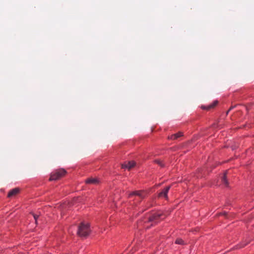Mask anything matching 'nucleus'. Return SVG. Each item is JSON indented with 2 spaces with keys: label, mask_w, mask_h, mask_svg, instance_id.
<instances>
[{
  "label": "nucleus",
  "mask_w": 254,
  "mask_h": 254,
  "mask_svg": "<svg viewBox=\"0 0 254 254\" xmlns=\"http://www.w3.org/2000/svg\"><path fill=\"white\" fill-rule=\"evenodd\" d=\"M90 232L88 224L81 223L78 227L77 234L80 237H86Z\"/></svg>",
  "instance_id": "1"
},
{
  "label": "nucleus",
  "mask_w": 254,
  "mask_h": 254,
  "mask_svg": "<svg viewBox=\"0 0 254 254\" xmlns=\"http://www.w3.org/2000/svg\"><path fill=\"white\" fill-rule=\"evenodd\" d=\"M182 135H183V133L181 132H179L178 133L172 134L170 137H169V138L171 139H177L178 138L182 136Z\"/></svg>",
  "instance_id": "11"
},
{
  "label": "nucleus",
  "mask_w": 254,
  "mask_h": 254,
  "mask_svg": "<svg viewBox=\"0 0 254 254\" xmlns=\"http://www.w3.org/2000/svg\"><path fill=\"white\" fill-rule=\"evenodd\" d=\"M170 189V186H168L164 189L161 192H160L159 194V197H164L166 198H168L167 193Z\"/></svg>",
  "instance_id": "4"
},
{
  "label": "nucleus",
  "mask_w": 254,
  "mask_h": 254,
  "mask_svg": "<svg viewBox=\"0 0 254 254\" xmlns=\"http://www.w3.org/2000/svg\"><path fill=\"white\" fill-rule=\"evenodd\" d=\"M155 162L159 165L161 167H164L165 166L164 164L163 163L162 161L160 160H156Z\"/></svg>",
  "instance_id": "13"
},
{
  "label": "nucleus",
  "mask_w": 254,
  "mask_h": 254,
  "mask_svg": "<svg viewBox=\"0 0 254 254\" xmlns=\"http://www.w3.org/2000/svg\"><path fill=\"white\" fill-rule=\"evenodd\" d=\"M175 243L177 244H179V245H184L185 244L184 241L182 239H180V238L176 239V240L175 241Z\"/></svg>",
  "instance_id": "12"
},
{
  "label": "nucleus",
  "mask_w": 254,
  "mask_h": 254,
  "mask_svg": "<svg viewBox=\"0 0 254 254\" xmlns=\"http://www.w3.org/2000/svg\"><path fill=\"white\" fill-rule=\"evenodd\" d=\"M222 215H223L224 216H225V217H227V213L224 212V213H222Z\"/></svg>",
  "instance_id": "16"
},
{
  "label": "nucleus",
  "mask_w": 254,
  "mask_h": 254,
  "mask_svg": "<svg viewBox=\"0 0 254 254\" xmlns=\"http://www.w3.org/2000/svg\"><path fill=\"white\" fill-rule=\"evenodd\" d=\"M218 101H214L212 104L207 106H202L201 108L203 109L209 110L211 109L214 108L218 104Z\"/></svg>",
  "instance_id": "8"
},
{
  "label": "nucleus",
  "mask_w": 254,
  "mask_h": 254,
  "mask_svg": "<svg viewBox=\"0 0 254 254\" xmlns=\"http://www.w3.org/2000/svg\"><path fill=\"white\" fill-rule=\"evenodd\" d=\"M85 182L89 184H97L99 181L96 178H88L86 180Z\"/></svg>",
  "instance_id": "10"
},
{
  "label": "nucleus",
  "mask_w": 254,
  "mask_h": 254,
  "mask_svg": "<svg viewBox=\"0 0 254 254\" xmlns=\"http://www.w3.org/2000/svg\"><path fill=\"white\" fill-rule=\"evenodd\" d=\"M19 190L18 188H14L10 190L7 195L8 197H11L16 195L19 192Z\"/></svg>",
  "instance_id": "7"
},
{
  "label": "nucleus",
  "mask_w": 254,
  "mask_h": 254,
  "mask_svg": "<svg viewBox=\"0 0 254 254\" xmlns=\"http://www.w3.org/2000/svg\"><path fill=\"white\" fill-rule=\"evenodd\" d=\"M66 173V171L63 169L57 170L51 174L49 180L55 181L59 180L61 177L64 176Z\"/></svg>",
  "instance_id": "2"
},
{
  "label": "nucleus",
  "mask_w": 254,
  "mask_h": 254,
  "mask_svg": "<svg viewBox=\"0 0 254 254\" xmlns=\"http://www.w3.org/2000/svg\"><path fill=\"white\" fill-rule=\"evenodd\" d=\"M247 244H248V243L240 244L239 245L236 246L235 249H240V248H243L245 246H246L247 245Z\"/></svg>",
  "instance_id": "14"
},
{
  "label": "nucleus",
  "mask_w": 254,
  "mask_h": 254,
  "mask_svg": "<svg viewBox=\"0 0 254 254\" xmlns=\"http://www.w3.org/2000/svg\"><path fill=\"white\" fill-rule=\"evenodd\" d=\"M145 195V193L144 191L142 190L139 191H135L132 192L130 194L129 196H131L132 195H137L140 197L141 198H143Z\"/></svg>",
  "instance_id": "5"
},
{
  "label": "nucleus",
  "mask_w": 254,
  "mask_h": 254,
  "mask_svg": "<svg viewBox=\"0 0 254 254\" xmlns=\"http://www.w3.org/2000/svg\"><path fill=\"white\" fill-rule=\"evenodd\" d=\"M228 173V171H226V172L223 174L221 178L222 183L226 187L228 186V182L227 180V174Z\"/></svg>",
  "instance_id": "9"
},
{
  "label": "nucleus",
  "mask_w": 254,
  "mask_h": 254,
  "mask_svg": "<svg viewBox=\"0 0 254 254\" xmlns=\"http://www.w3.org/2000/svg\"><path fill=\"white\" fill-rule=\"evenodd\" d=\"M33 217H34V219L35 220V222H36H36H37V219H38V218L39 216H38V215H36V214H33Z\"/></svg>",
  "instance_id": "15"
},
{
  "label": "nucleus",
  "mask_w": 254,
  "mask_h": 254,
  "mask_svg": "<svg viewBox=\"0 0 254 254\" xmlns=\"http://www.w3.org/2000/svg\"><path fill=\"white\" fill-rule=\"evenodd\" d=\"M233 108V107H230V108L229 109V110H228V111L227 112V114H228V112H229L231 110H232Z\"/></svg>",
  "instance_id": "17"
},
{
  "label": "nucleus",
  "mask_w": 254,
  "mask_h": 254,
  "mask_svg": "<svg viewBox=\"0 0 254 254\" xmlns=\"http://www.w3.org/2000/svg\"><path fill=\"white\" fill-rule=\"evenodd\" d=\"M135 162L133 161H129L127 163L122 164L123 168H127L128 170H130L135 166Z\"/></svg>",
  "instance_id": "6"
},
{
  "label": "nucleus",
  "mask_w": 254,
  "mask_h": 254,
  "mask_svg": "<svg viewBox=\"0 0 254 254\" xmlns=\"http://www.w3.org/2000/svg\"><path fill=\"white\" fill-rule=\"evenodd\" d=\"M162 216L163 214L161 212L154 213L148 217L147 221L155 223L159 219H161Z\"/></svg>",
  "instance_id": "3"
}]
</instances>
